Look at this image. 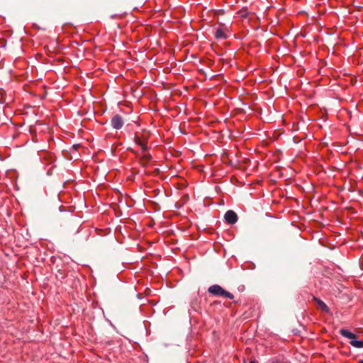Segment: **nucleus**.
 <instances>
[{"label":"nucleus","mask_w":363,"mask_h":363,"mask_svg":"<svg viewBox=\"0 0 363 363\" xmlns=\"http://www.w3.org/2000/svg\"><path fill=\"white\" fill-rule=\"evenodd\" d=\"M208 291L211 294H212L213 296H216L226 297L230 299H233L234 298V296L233 294L225 291L220 285H218V284H214V285L211 286L208 289Z\"/></svg>","instance_id":"f257e3e1"},{"label":"nucleus","mask_w":363,"mask_h":363,"mask_svg":"<svg viewBox=\"0 0 363 363\" xmlns=\"http://www.w3.org/2000/svg\"><path fill=\"white\" fill-rule=\"evenodd\" d=\"M340 333L343 337L351 340L350 345H352L353 347L356 348L363 347V341L356 340L357 335L353 333L346 329H341Z\"/></svg>","instance_id":"f03ea898"},{"label":"nucleus","mask_w":363,"mask_h":363,"mask_svg":"<svg viewBox=\"0 0 363 363\" xmlns=\"http://www.w3.org/2000/svg\"><path fill=\"white\" fill-rule=\"evenodd\" d=\"M111 127L116 130H120L124 125V121L121 116L116 114L111 121Z\"/></svg>","instance_id":"7ed1b4c3"},{"label":"nucleus","mask_w":363,"mask_h":363,"mask_svg":"<svg viewBox=\"0 0 363 363\" xmlns=\"http://www.w3.org/2000/svg\"><path fill=\"white\" fill-rule=\"evenodd\" d=\"M225 222L228 224H235L238 221L237 214L232 210L228 211L224 216Z\"/></svg>","instance_id":"20e7f679"},{"label":"nucleus","mask_w":363,"mask_h":363,"mask_svg":"<svg viewBox=\"0 0 363 363\" xmlns=\"http://www.w3.org/2000/svg\"><path fill=\"white\" fill-rule=\"evenodd\" d=\"M152 159V156L149 154L147 150L142 151L140 155V163L143 166H146Z\"/></svg>","instance_id":"39448f33"},{"label":"nucleus","mask_w":363,"mask_h":363,"mask_svg":"<svg viewBox=\"0 0 363 363\" xmlns=\"http://www.w3.org/2000/svg\"><path fill=\"white\" fill-rule=\"evenodd\" d=\"M215 37L217 39H226L228 38L226 29L223 27L218 28L215 32Z\"/></svg>","instance_id":"423d86ee"},{"label":"nucleus","mask_w":363,"mask_h":363,"mask_svg":"<svg viewBox=\"0 0 363 363\" xmlns=\"http://www.w3.org/2000/svg\"><path fill=\"white\" fill-rule=\"evenodd\" d=\"M134 141L137 145H138L140 147L141 151H145L147 150V143L144 141H142L141 139L138 136L134 137Z\"/></svg>","instance_id":"0eeeda50"},{"label":"nucleus","mask_w":363,"mask_h":363,"mask_svg":"<svg viewBox=\"0 0 363 363\" xmlns=\"http://www.w3.org/2000/svg\"><path fill=\"white\" fill-rule=\"evenodd\" d=\"M317 302H318V306L321 308V309H323V311H325L326 312L329 311V308H328V306L323 301L318 300Z\"/></svg>","instance_id":"6e6552de"},{"label":"nucleus","mask_w":363,"mask_h":363,"mask_svg":"<svg viewBox=\"0 0 363 363\" xmlns=\"http://www.w3.org/2000/svg\"><path fill=\"white\" fill-rule=\"evenodd\" d=\"M250 363H256V362L255 361H250Z\"/></svg>","instance_id":"1a4fd4ad"},{"label":"nucleus","mask_w":363,"mask_h":363,"mask_svg":"<svg viewBox=\"0 0 363 363\" xmlns=\"http://www.w3.org/2000/svg\"><path fill=\"white\" fill-rule=\"evenodd\" d=\"M359 363H363V359L359 361Z\"/></svg>","instance_id":"9d476101"}]
</instances>
